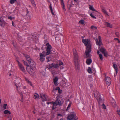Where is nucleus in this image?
<instances>
[{"label":"nucleus","mask_w":120,"mask_h":120,"mask_svg":"<svg viewBox=\"0 0 120 120\" xmlns=\"http://www.w3.org/2000/svg\"><path fill=\"white\" fill-rule=\"evenodd\" d=\"M63 63L61 61H60L59 62V66H61L62 65H63Z\"/></svg>","instance_id":"obj_43"},{"label":"nucleus","mask_w":120,"mask_h":120,"mask_svg":"<svg viewBox=\"0 0 120 120\" xmlns=\"http://www.w3.org/2000/svg\"><path fill=\"white\" fill-rule=\"evenodd\" d=\"M91 29H96L97 28V27L94 26H92L91 27Z\"/></svg>","instance_id":"obj_42"},{"label":"nucleus","mask_w":120,"mask_h":120,"mask_svg":"<svg viewBox=\"0 0 120 120\" xmlns=\"http://www.w3.org/2000/svg\"><path fill=\"white\" fill-rule=\"evenodd\" d=\"M47 103L48 105H49L50 104H51L52 105V110H53L55 109L56 106L57 105L56 104H55V102L53 101L50 102H47Z\"/></svg>","instance_id":"obj_13"},{"label":"nucleus","mask_w":120,"mask_h":120,"mask_svg":"<svg viewBox=\"0 0 120 120\" xmlns=\"http://www.w3.org/2000/svg\"><path fill=\"white\" fill-rule=\"evenodd\" d=\"M12 25L13 26H15V25L14 24V22L13 21L12 22Z\"/></svg>","instance_id":"obj_51"},{"label":"nucleus","mask_w":120,"mask_h":120,"mask_svg":"<svg viewBox=\"0 0 120 120\" xmlns=\"http://www.w3.org/2000/svg\"><path fill=\"white\" fill-rule=\"evenodd\" d=\"M4 113L5 114H11L10 112L7 110H5L4 111Z\"/></svg>","instance_id":"obj_30"},{"label":"nucleus","mask_w":120,"mask_h":120,"mask_svg":"<svg viewBox=\"0 0 120 120\" xmlns=\"http://www.w3.org/2000/svg\"><path fill=\"white\" fill-rule=\"evenodd\" d=\"M57 116H61L62 115L60 114H58L57 115Z\"/></svg>","instance_id":"obj_53"},{"label":"nucleus","mask_w":120,"mask_h":120,"mask_svg":"<svg viewBox=\"0 0 120 120\" xmlns=\"http://www.w3.org/2000/svg\"><path fill=\"white\" fill-rule=\"evenodd\" d=\"M24 56L26 60L28 61L29 63H30V68H33L34 69H35L36 68L35 62L30 59V56L28 55L25 54H24Z\"/></svg>","instance_id":"obj_5"},{"label":"nucleus","mask_w":120,"mask_h":120,"mask_svg":"<svg viewBox=\"0 0 120 120\" xmlns=\"http://www.w3.org/2000/svg\"><path fill=\"white\" fill-rule=\"evenodd\" d=\"M17 61L18 63V65L20 69L23 72H24L25 70L22 65L21 64L18 60H17Z\"/></svg>","instance_id":"obj_12"},{"label":"nucleus","mask_w":120,"mask_h":120,"mask_svg":"<svg viewBox=\"0 0 120 120\" xmlns=\"http://www.w3.org/2000/svg\"><path fill=\"white\" fill-rule=\"evenodd\" d=\"M34 98L36 99H38L39 98V95L37 93H35L34 95Z\"/></svg>","instance_id":"obj_27"},{"label":"nucleus","mask_w":120,"mask_h":120,"mask_svg":"<svg viewBox=\"0 0 120 120\" xmlns=\"http://www.w3.org/2000/svg\"><path fill=\"white\" fill-rule=\"evenodd\" d=\"M89 8L90 10L96 12L97 11L94 8L93 5H89Z\"/></svg>","instance_id":"obj_26"},{"label":"nucleus","mask_w":120,"mask_h":120,"mask_svg":"<svg viewBox=\"0 0 120 120\" xmlns=\"http://www.w3.org/2000/svg\"><path fill=\"white\" fill-rule=\"evenodd\" d=\"M14 17H12L11 16H9L8 17V19H9L10 20H12V19Z\"/></svg>","instance_id":"obj_46"},{"label":"nucleus","mask_w":120,"mask_h":120,"mask_svg":"<svg viewBox=\"0 0 120 120\" xmlns=\"http://www.w3.org/2000/svg\"><path fill=\"white\" fill-rule=\"evenodd\" d=\"M30 0L31 3L33 5L34 7H36V4H35V2L34 0Z\"/></svg>","instance_id":"obj_32"},{"label":"nucleus","mask_w":120,"mask_h":120,"mask_svg":"<svg viewBox=\"0 0 120 120\" xmlns=\"http://www.w3.org/2000/svg\"><path fill=\"white\" fill-rule=\"evenodd\" d=\"M56 90H58L59 93L61 94L62 93V90H60V88L59 87H56Z\"/></svg>","instance_id":"obj_31"},{"label":"nucleus","mask_w":120,"mask_h":120,"mask_svg":"<svg viewBox=\"0 0 120 120\" xmlns=\"http://www.w3.org/2000/svg\"><path fill=\"white\" fill-rule=\"evenodd\" d=\"M27 70L28 71L29 73L32 75V76H34V69L33 68H27Z\"/></svg>","instance_id":"obj_11"},{"label":"nucleus","mask_w":120,"mask_h":120,"mask_svg":"<svg viewBox=\"0 0 120 120\" xmlns=\"http://www.w3.org/2000/svg\"><path fill=\"white\" fill-rule=\"evenodd\" d=\"M50 58V57L49 56L47 57H46V59L47 60V62H49L50 61V60H49V59Z\"/></svg>","instance_id":"obj_44"},{"label":"nucleus","mask_w":120,"mask_h":120,"mask_svg":"<svg viewBox=\"0 0 120 120\" xmlns=\"http://www.w3.org/2000/svg\"><path fill=\"white\" fill-rule=\"evenodd\" d=\"M90 16L92 18L95 19H96V18L93 15L92 13H91L90 14Z\"/></svg>","instance_id":"obj_41"},{"label":"nucleus","mask_w":120,"mask_h":120,"mask_svg":"<svg viewBox=\"0 0 120 120\" xmlns=\"http://www.w3.org/2000/svg\"><path fill=\"white\" fill-rule=\"evenodd\" d=\"M118 39L117 38H114V39L115 40H118Z\"/></svg>","instance_id":"obj_55"},{"label":"nucleus","mask_w":120,"mask_h":120,"mask_svg":"<svg viewBox=\"0 0 120 120\" xmlns=\"http://www.w3.org/2000/svg\"><path fill=\"white\" fill-rule=\"evenodd\" d=\"M17 38L18 40L20 41H21L22 40V38L21 36H20L19 35L18 36V37Z\"/></svg>","instance_id":"obj_35"},{"label":"nucleus","mask_w":120,"mask_h":120,"mask_svg":"<svg viewBox=\"0 0 120 120\" xmlns=\"http://www.w3.org/2000/svg\"><path fill=\"white\" fill-rule=\"evenodd\" d=\"M71 101H70V103H69L68 105V107L67 108V109H66V111H68L71 105Z\"/></svg>","instance_id":"obj_28"},{"label":"nucleus","mask_w":120,"mask_h":120,"mask_svg":"<svg viewBox=\"0 0 120 120\" xmlns=\"http://www.w3.org/2000/svg\"><path fill=\"white\" fill-rule=\"evenodd\" d=\"M25 19L27 20H30L31 19V16L30 15L29 13L28 12L27 13L26 15V16L25 17Z\"/></svg>","instance_id":"obj_18"},{"label":"nucleus","mask_w":120,"mask_h":120,"mask_svg":"<svg viewBox=\"0 0 120 120\" xmlns=\"http://www.w3.org/2000/svg\"><path fill=\"white\" fill-rule=\"evenodd\" d=\"M46 55H49L50 53L51 49H52V46L49 45V43H47L46 44Z\"/></svg>","instance_id":"obj_7"},{"label":"nucleus","mask_w":120,"mask_h":120,"mask_svg":"<svg viewBox=\"0 0 120 120\" xmlns=\"http://www.w3.org/2000/svg\"><path fill=\"white\" fill-rule=\"evenodd\" d=\"M94 97L97 99L98 103L100 104L101 101L102 102H103V99L101 98L100 94L96 90L94 91Z\"/></svg>","instance_id":"obj_6"},{"label":"nucleus","mask_w":120,"mask_h":120,"mask_svg":"<svg viewBox=\"0 0 120 120\" xmlns=\"http://www.w3.org/2000/svg\"><path fill=\"white\" fill-rule=\"evenodd\" d=\"M74 0V1L75 2H77V0Z\"/></svg>","instance_id":"obj_57"},{"label":"nucleus","mask_w":120,"mask_h":120,"mask_svg":"<svg viewBox=\"0 0 120 120\" xmlns=\"http://www.w3.org/2000/svg\"><path fill=\"white\" fill-rule=\"evenodd\" d=\"M7 105V104H4L3 107L4 109H6V106Z\"/></svg>","instance_id":"obj_40"},{"label":"nucleus","mask_w":120,"mask_h":120,"mask_svg":"<svg viewBox=\"0 0 120 120\" xmlns=\"http://www.w3.org/2000/svg\"><path fill=\"white\" fill-rule=\"evenodd\" d=\"M101 9L102 11L105 15H106L108 16H109V15L108 14L104 8H102Z\"/></svg>","instance_id":"obj_24"},{"label":"nucleus","mask_w":120,"mask_h":120,"mask_svg":"<svg viewBox=\"0 0 120 120\" xmlns=\"http://www.w3.org/2000/svg\"><path fill=\"white\" fill-rule=\"evenodd\" d=\"M9 75L10 76L11 75V74L10 73L9 74Z\"/></svg>","instance_id":"obj_62"},{"label":"nucleus","mask_w":120,"mask_h":120,"mask_svg":"<svg viewBox=\"0 0 120 120\" xmlns=\"http://www.w3.org/2000/svg\"><path fill=\"white\" fill-rule=\"evenodd\" d=\"M46 54L45 53L44 51H43L42 53H40L39 54V60L41 62L44 61L45 59V57Z\"/></svg>","instance_id":"obj_8"},{"label":"nucleus","mask_w":120,"mask_h":120,"mask_svg":"<svg viewBox=\"0 0 120 120\" xmlns=\"http://www.w3.org/2000/svg\"><path fill=\"white\" fill-rule=\"evenodd\" d=\"M109 11L110 12H111V11H110V10H109Z\"/></svg>","instance_id":"obj_61"},{"label":"nucleus","mask_w":120,"mask_h":120,"mask_svg":"<svg viewBox=\"0 0 120 120\" xmlns=\"http://www.w3.org/2000/svg\"><path fill=\"white\" fill-rule=\"evenodd\" d=\"M58 67H59V64H58L54 63L53 67L57 68Z\"/></svg>","instance_id":"obj_37"},{"label":"nucleus","mask_w":120,"mask_h":120,"mask_svg":"<svg viewBox=\"0 0 120 120\" xmlns=\"http://www.w3.org/2000/svg\"><path fill=\"white\" fill-rule=\"evenodd\" d=\"M6 24V22L2 18H0V25L4 26Z\"/></svg>","instance_id":"obj_14"},{"label":"nucleus","mask_w":120,"mask_h":120,"mask_svg":"<svg viewBox=\"0 0 120 120\" xmlns=\"http://www.w3.org/2000/svg\"><path fill=\"white\" fill-rule=\"evenodd\" d=\"M117 113L119 115H120V111L119 110H118L117 111Z\"/></svg>","instance_id":"obj_47"},{"label":"nucleus","mask_w":120,"mask_h":120,"mask_svg":"<svg viewBox=\"0 0 120 120\" xmlns=\"http://www.w3.org/2000/svg\"><path fill=\"white\" fill-rule=\"evenodd\" d=\"M1 100L0 99V104L1 103Z\"/></svg>","instance_id":"obj_60"},{"label":"nucleus","mask_w":120,"mask_h":120,"mask_svg":"<svg viewBox=\"0 0 120 120\" xmlns=\"http://www.w3.org/2000/svg\"><path fill=\"white\" fill-rule=\"evenodd\" d=\"M85 55H86V54H85ZM90 56L91 55H90ZM86 56H85V57L86 58ZM91 57V56H90L89 57H88V58H89L87 59L86 61V63L87 64V65H89L92 62V60L90 58ZM86 58H87V57H86Z\"/></svg>","instance_id":"obj_15"},{"label":"nucleus","mask_w":120,"mask_h":120,"mask_svg":"<svg viewBox=\"0 0 120 120\" xmlns=\"http://www.w3.org/2000/svg\"><path fill=\"white\" fill-rule=\"evenodd\" d=\"M73 52L74 56V62L76 69L77 70L79 69V56L78 55L75 49H73Z\"/></svg>","instance_id":"obj_2"},{"label":"nucleus","mask_w":120,"mask_h":120,"mask_svg":"<svg viewBox=\"0 0 120 120\" xmlns=\"http://www.w3.org/2000/svg\"><path fill=\"white\" fill-rule=\"evenodd\" d=\"M54 63H52L49 64V66L48 67L49 68H51L53 67Z\"/></svg>","instance_id":"obj_33"},{"label":"nucleus","mask_w":120,"mask_h":120,"mask_svg":"<svg viewBox=\"0 0 120 120\" xmlns=\"http://www.w3.org/2000/svg\"><path fill=\"white\" fill-rule=\"evenodd\" d=\"M34 112V113H35V112Z\"/></svg>","instance_id":"obj_64"},{"label":"nucleus","mask_w":120,"mask_h":120,"mask_svg":"<svg viewBox=\"0 0 120 120\" xmlns=\"http://www.w3.org/2000/svg\"><path fill=\"white\" fill-rule=\"evenodd\" d=\"M96 43L97 45L99 46V49H100L101 52L102 53L106 51L105 49L103 47H101V45L102 44L101 41V37L99 36L98 39H96L95 40Z\"/></svg>","instance_id":"obj_4"},{"label":"nucleus","mask_w":120,"mask_h":120,"mask_svg":"<svg viewBox=\"0 0 120 120\" xmlns=\"http://www.w3.org/2000/svg\"><path fill=\"white\" fill-rule=\"evenodd\" d=\"M25 79L26 81L27 82L30 86L33 87V85L31 81H30L26 77L25 78Z\"/></svg>","instance_id":"obj_19"},{"label":"nucleus","mask_w":120,"mask_h":120,"mask_svg":"<svg viewBox=\"0 0 120 120\" xmlns=\"http://www.w3.org/2000/svg\"><path fill=\"white\" fill-rule=\"evenodd\" d=\"M85 22L83 20H81L79 22V23L83 25H85Z\"/></svg>","instance_id":"obj_29"},{"label":"nucleus","mask_w":120,"mask_h":120,"mask_svg":"<svg viewBox=\"0 0 120 120\" xmlns=\"http://www.w3.org/2000/svg\"><path fill=\"white\" fill-rule=\"evenodd\" d=\"M105 81L106 84L108 86H109L111 83V79L109 77H106V74H105Z\"/></svg>","instance_id":"obj_9"},{"label":"nucleus","mask_w":120,"mask_h":120,"mask_svg":"<svg viewBox=\"0 0 120 120\" xmlns=\"http://www.w3.org/2000/svg\"><path fill=\"white\" fill-rule=\"evenodd\" d=\"M42 75L43 76H45V72L42 71Z\"/></svg>","instance_id":"obj_49"},{"label":"nucleus","mask_w":120,"mask_h":120,"mask_svg":"<svg viewBox=\"0 0 120 120\" xmlns=\"http://www.w3.org/2000/svg\"><path fill=\"white\" fill-rule=\"evenodd\" d=\"M41 98H42V100L43 101H47V99H46L45 95V94H43L41 96Z\"/></svg>","instance_id":"obj_21"},{"label":"nucleus","mask_w":120,"mask_h":120,"mask_svg":"<svg viewBox=\"0 0 120 120\" xmlns=\"http://www.w3.org/2000/svg\"><path fill=\"white\" fill-rule=\"evenodd\" d=\"M54 3H58V0H54Z\"/></svg>","instance_id":"obj_50"},{"label":"nucleus","mask_w":120,"mask_h":120,"mask_svg":"<svg viewBox=\"0 0 120 120\" xmlns=\"http://www.w3.org/2000/svg\"><path fill=\"white\" fill-rule=\"evenodd\" d=\"M60 120H63V118H61L60 119Z\"/></svg>","instance_id":"obj_59"},{"label":"nucleus","mask_w":120,"mask_h":120,"mask_svg":"<svg viewBox=\"0 0 120 120\" xmlns=\"http://www.w3.org/2000/svg\"><path fill=\"white\" fill-rule=\"evenodd\" d=\"M83 38V37L82 36V38Z\"/></svg>","instance_id":"obj_63"},{"label":"nucleus","mask_w":120,"mask_h":120,"mask_svg":"<svg viewBox=\"0 0 120 120\" xmlns=\"http://www.w3.org/2000/svg\"><path fill=\"white\" fill-rule=\"evenodd\" d=\"M118 40V43H120V40H119V39H118V40Z\"/></svg>","instance_id":"obj_56"},{"label":"nucleus","mask_w":120,"mask_h":120,"mask_svg":"<svg viewBox=\"0 0 120 120\" xmlns=\"http://www.w3.org/2000/svg\"><path fill=\"white\" fill-rule=\"evenodd\" d=\"M61 99V98L59 96H57L56 98V100L55 103L57 105H60L61 104L60 100Z\"/></svg>","instance_id":"obj_10"},{"label":"nucleus","mask_w":120,"mask_h":120,"mask_svg":"<svg viewBox=\"0 0 120 120\" xmlns=\"http://www.w3.org/2000/svg\"><path fill=\"white\" fill-rule=\"evenodd\" d=\"M115 34L117 37H118L119 36V33L118 32H116L115 33Z\"/></svg>","instance_id":"obj_45"},{"label":"nucleus","mask_w":120,"mask_h":120,"mask_svg":"<svg viewBox=\"0 0 120 120\" xmlns=\"http://www.w3.org/2000/svg\"><path fill=\"white\" fill-rule=\"evenodd\" d=\"M112 64L113 65V68L115 69L116 73V74H117L118 72V68L117 67V65L115 62H113Z\"/></svg>","instance_id":"obj_17"},{"label":"nucleus","mask_w":120,"mask_h":120,"mask_svg":"<svg viewBox=\"0 0 120 120\" xmlns=\"http://www.w3.org/2000/svg\"><path fill=\"white\" fill-rule=\"evenodd\" d=\"M23 89H26V86H24L23 87Z\"/></svg>","instance_id":"obj_52"},{"label":"nucleus","mask_w":120,"mask_h":120,"mask_svg":"<svg viewBox=\"0 0 120 120\" xmlns=\"http://www.w3.org/2000/svg\"><path fill=\"white\" fill-rule=\"evenodd\" d=\"M24 61L23 63H24V64L25 65H26L27 66H27L28 64H27V62H26L24 61Z\"/></svg>","instance_id":"obj_48"},{"label":"nucleus","mask_w":120,"mask_h":120,"mask_svg":"<svg viewBox=\"0 0 120 120\" xmlns=\"http://www.w3.org/2000/svg\"><path fill=\"white\" fill-rule=\"evenodd\" d=\"M82 41L85 45L86 46V49L85 51L86 57H90V53L91 51V45L90 43V41L88 39H83L82 40Z\"/></svg>","instance_id":"obj_1"},{"label":"nucleus","mask_w":120,"mask_h":120,"mask_svg":"<svg viewBox=\"0 0 120 120\" xmlns=\"http://www.w3.org/2000/svg\"><path fill=\"white\" fill-rule=\"evenodd\" d=\"M99 56L101 60H102L103 59V56L101 54H99Z\"/></svg>","instance_id":"obj_39"},{"label":"nucleus","mask_w":120,"mask_h":120,"mask_svg":"<svg viewBox=\"0 0 120 120\" xmlns=\"http://www.w3.org/2000/svg\"><path fill=\"white\" fill-rule=\"evenodd\" d=\"M104 100H103V102H100V104L99 103V104L100 105H101L102 106V109H106V107L105 106L104 104Z\"/></svg>","instance_id":"obj_20"},{"label":"nucleus","mask_w":120,"mask_h":120,"mask_svg":"<svg viewBox=\"0 0 120 120\" xmlns=\"http://www.w3.org/2000/svg\"><path fill=\"white\" fill-rule=\"evenodd\" d=\"M16 1H17L16 0H10V3L11 4H13Z\"/></svg>","instance_id":"obj_34"},{"label":"nucleus","mask_w":120,"mask_h":120,"mask_svg":"<svg viewBox=\"0 0 120 120\" xmlns=\"http://www.w3.org/2000/svg\"><path fill=\"white\" fill-rule=\"evenodd\" d=\"M21 98L22 99H23V97L22 96V95H21Z\"/></svg>","instance_id":"obj_58"},{"label":"nucleus","mask_w":120,"mask_h":120,"mask_svg":"<svg viewBox=\"0 0 120 120\" xmlns=\"http://www.w3.org/2000/svg\"><path fill=\"white\" fill-rule=\"evenodd\" d=\"M58 79L57 77H56L53 79L54 83L55 85L56 86L58 85L57 82H58Z\"/></svg>","instance_id":"obj_16"},{"label":"nucleus","mask_w":120,"mask_h":120,"mask_svg":"<svg viewBox=\"0 0 120 120\" xmlns=\"http://www.w3.org/2000/svg\"><path fill=\"white\" fill-rule=\"evenodd\" d=\"M49 3L50 4V5L49 6V9L51 11V13H52V15H54V13L53 11L52 8V4H51V2H49Z\"/></svg>","instance_id":"obj_25"},{"label":"nucleus","mask_w":120,"mask_h":120,"mask_svg":"<svg viewBox=\"0 0 120 120\" xmlns=\"http://www.w3.org/2000/svg\"><path fill=\"white\" fill-rule=\"evenodd\" d=\"M99 53H100V51H99V50H98V51H97V54L98 55L99 54Z\"/></svg>","instance_id":"obj_54"},{"label":"nucleus","mask_w":120,"mask_h":120,"mask_svg":"<svg viewBox=\"0 0 120 120\" xmlns=\"http://www.w3.org/2000/svg\"><path fill=\"white\" fill-rule=\"evenodd\" d=\"M22 81L21 78H19L15 80L14 82L15 85L16 87V90L18 93L20 94L21 93H22V91L20 89V88L22 84V83L21 82Z\"/></svg>","instance_id":"obj_3"},{"label":"nucleus","mask_w":120,"mask_h":120,"mask_svg":"<svg viewBox=\"0 0 120 120\" xmlns=\"http://www.w3.org/2000/svg\"><path fill=\"white\" fill-rule=\"evenodd\" d=\"M61 1V5L62 8L63 10H65V5L64 4L63 0H60Z\"/></svg>","instance_id":"obj_23"},{"label":"nucleus","mask_w":120,"mask_h":120,"mask_svg":"<svg viewBox=\"0 0 120 120\" xmlns=\"http://www.w3.org/2000/svg\"><path fill=\"white\" fill-rule=\"evenodd\" d=\"M103 54H104V56H105L106 57H108V54L107 52H106H106H105L103 53Z\"/></svg>","instance_id":"obj_38"},{"label":"nucleus","mask_w":120,"mask_h":120,"mask_svg":"<svg viewBox=\"0 0 120 120\" xmlns=\"http://www.w3.org/2000/svg\"><path fill=\"white\" fill-rule=\"evenodd\" d=\"M87 71L88 73H92L91 69L89 67Z\"/></svg>","instance_id":"obj_36"},{"label":"nucleus","mask_w":120,"mask_h":120,"mask_svg":"<svg viewBox=\"0 0 120 120\" xmlns=\"http://www.w3.org/2000/svg\"><path fill=\"white\" fill-rule=\"evenodd\" d=\"M105 24L108 27L111 28L112 27V25L107 22H105Z\"/></svg>","instance_id":"obj_22"}]
</instances>
